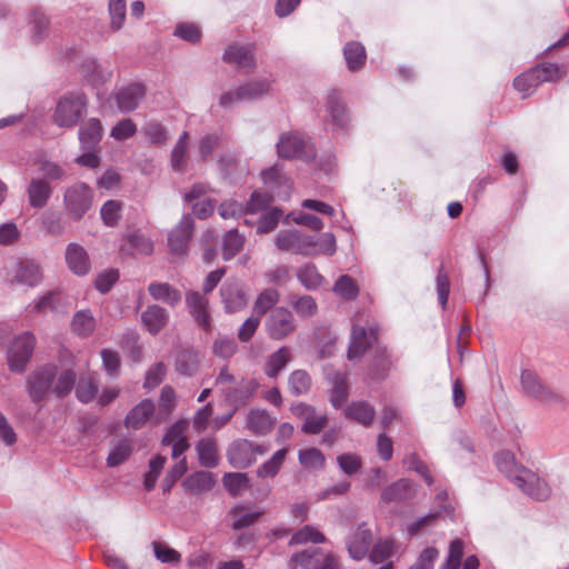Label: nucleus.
Segmentation results:
<instances>
[{"label": "nucleus", "mask_w": 569, "mask_h": 569, "mask_svg": "<svg viewBox=\"0 0 569 569\" xmlns=\"http://www.w3.org/2000/svg\"><path fill=\"white\" fill-rule=\"evenodd\" d=\"M188 421L180 420L170 427L162 439L163 446H171V457L179 458L188 448L189 442L186 436L188 430Z\"/></svg>", "instance_id": "obj_19"}, {"label": "nucleus", "mask_w": 569, "mask_h": 569, "mask_svg": "<svg viewBox=\"0 0 569 569\" xmlns=\"http://www.w3.org/2000/svg\"><path fill=\"white\" fill-rule=\"evenodd\" d=\"M173 34L191 43H197L201 39L200 28L191 22H181L177 24Z\"/></svg>", "instance_id": "obj_62"}, {"label": "nucleus", "mask_w": 569, "mask_h": 569, "mask_svg": "<svg viewBox=\"0 0 569 569\" xmlns=\"http://www.w3.org/2000/svg\"><path fill=\"white\" fill-rule=\"evenodd\" d=\"M98 393V381L92 376H82L79 379V382L76 387L77 398L83 402L88 403L92 401Z\"/></svg>", "instance_id": "obj_49"}, {"label": "nucleus", "mask_w": 569, "mask_h": 569, "mask_svg": "<svg viewBox=\"0 0 569 569\" xmlns=\"http://www.w3.org/2000/svg\"><path fill=\"white\" fill-rule=\"evenodd\" d=\"M93 191L84 182H76L63 193V206L68 217L73 221L81 220L91 209Z\"/></svg>", "instance_id": "obj_5"}, {"label": "nucleus", "mask_w": 569, "mask_h": 569, "mask_svg": "<svg viewBox=\"0 0 569 569\" xmlns=\"http://www.w3.org/2000/svg\"><path fill=\"white\" fill-rule=\"evenodd\" d=\"M276 425V419L272 418L266 410L254 409L248 413L247 427L256 435L269 433Z\"/></svg>", "instance_id": "obj_33"}, {"label": "nucleus", "mask_w": 569, "mask_h": 569, "mask_svg": "<svg viewBox=\"0 0 569 569\" xmlns=\"http://www.w3.org/2000/svg\"><path fill=\"white\" fill-rule=\"evenodd\" d=\"M268 337L272 340H283L297 329L293 313L286 307H276L264 322Z\"/></svg>", "instance_id": "obj_6"}, {"label": "nucleus", "mask_w": 569, "mask_h": 569, "mask_svg": "<svg viewBox=\"0 0 569 569\" xmlns=\"http://www.w3.org/2000/svg\"><path fill=\"white\" fill-rule=\"evenodd\" d=\"M228 460L234 468H247L254 460V443L249 440H237L228 449Z\"/></svg>", "instance_id": "obj_21"}, {"label": "nucleus", "mask_w": 569, "mask_h": 569, "mask_svg": "<svg viewBox=\"0 0 569 569\" xmlns=\"http://www.w3.org/2000/svg\"><path fill=\"white\" fill-rule=\"evenodd\" d=\"M68 268L78 276H84L90 270V259L86 249L78 243H69L66 249Z\"/></svg>", "instance_id": "obj_22"}, {"label": "nucleus", "mask_w": 569, "mask_h": 569, "mask_svg": "<svg viewBox=\"0 0 569 569\" xmlns=\"http://www.w3.org/2000/svg\"><path fill=\"white\" fill-rule=\"evenodd\" d=\"M291 306L296 313L302 319L311 318L318 311V305L316 300L308 295L292 299Z\"/></svg>", "instance_id": "obj_53"}, {"label": "nucleus", "mask_w": 569, "mask_h": 569, "mask_svg": "<svg viewBox=\"0 0 569 569\" xmlns=\"http://www.w3.org/2000/svg\"><path fill=\"white\" fill-rule=\"evenodd\" d=\"M347 66L350 70L360 69L366 61L365 47L360 42H348L343 49Z\"/></svg>", "instance_id": "obj_45"}, {"label": "nucleus", "mask_w": 569, "mask_h": 569, "mask_svg": "<svg viewBox=\"0 0 569 569\" xmlns=\"http://www.w3.org/2000/svg\"><path fill=\"white\" fill-rule=\"evenodd\" d=\"M276 246L281 251H291L297 254L311 256L315 251L313 237L297 230H286L278 233Z\"/></svg>", "instance_id": "obj_10"}, {"label": "nucleus", "mask_w": 569, "mask_h": 569, "mask_svg": "<svg viewBox=\"0 0 569 569\" xmlns=\"http://www.w3.org/2000/svg\"><path fill=\"white\" fill-rule=\"evenodd\" d=\"M189 133L182 132L171 151V167L174 171L181 172L186 169L188 161Z\"/></svg>", "instance_id": "obj_38"}, {"label": "nucleus", "mask_w": 569, "mask_h": 569, "mask_svg": "<svg viewBox=\"0 0 569 569\" xmlns=\"http://www.w3.org/2000/svg\"><path fill=\"white\" fill-rule=\"evenodd\" d=\"M101 138L102 126L97 118H90L79 128V142L82 150H94Z\"/></svg>", "instance_id": "obj_25"}, {"label": "nucleus", "mask_w": 569, "mask_h": 569, "mask_svg": "<svg viewBox=\"0 0 569 569\" xmlns=\"http://www.w3.org/2000/svg\"><path fill=\"white\" fill-rule=\"evenodd\" d=\"M58 59L61 61V66L67 68H79L83 71H93L100 68L93 56L82 53L77 47H66L59 52Z\"/></svg>", "instance_id": "obj_17"}, {"label": "nucleus", "mask_w": 569, "mask_h": 569, "mask_svg": "<svg viewBox=\"0 0 569 569\" xmlns=\"http://www.w3.org/2000/svg\"><path fill=\"white\" fill-rule=\"evenodd\" d=\"M59 297L60 296L58 291H49L33 302L29 303L27 311L31 315L43 313L48 310L54 311L59 306Z\"/></svg>", "instance_id": "obj_47"}, {"label": "nucleus", "mask_w": 569, "mask_h": 569, "mask_svg": "<svg viewBox=\"0 0 569 569\" xmlns=\"http://www.w3.org/2000/svg\"><path fill=\"white\" fill-rule=\"evenodd\" d=\"M218 386H226L222 390L227 400L236 407L246 405L257 392L259 383L256 379H241L239 381L223 368L216 379Z\"/></svg>", "instance_id": "obj_3"}, {"label": "nucleus", "mask_w": 569, "mask_h": 569, "mask_svg": "<svg viewBox=\"0 0 569 569\" xmlns=\"http://www.w3.org/2000/svg\"><path fill=\"white\" fill-rule=\"evenodd\" d=\"M196 450L201 466L213 468L218 465V452L213 440L201 439L197 443Z\"/></svg>", "instance_id": "obj_42"}, {"label": "nucleus", "mask_w": 569, "mask_h": 569, "mask_svg": "<svg viewBox=\"0 0 569 569\" xmlns=\"http://www.w3.org/2000/svg\"><path fill=\"white\" fill-rule=\"evenodd\" d=\"M325 536L312 526H305L298 530L290 539V545H303L307 542L322 543L325 542Z\"/></svg>", "instance_id": "obj_54"}, {"label": "nucleus", "mask_w": 569, "mask_h": 569, "mask_svg": "<svg viewBox=\"0 0 569 569\" xmlns=\"http://www.w3.org/2000/svg\"><path fill=\"white\" fill-rule=\"evenodd\" d=\"M221 302L227 313L239 312L248 302L243 287L238 281H227L220 289Z\"/></svg>", "instance_id": "obj_15"}, {"label": "nucleus", "mask_w": 569, "mask_h": 569, "mask_svg": "<svg viewBox=\"0 0 569 569\" xmlns=\"http://www.w3.org/2000/svg\"><path fill=\"white\" fill-rule=\"evenodd\" d=\"M57 376L56 365H46L33 371L27 381V388L32 401L39 402L51 391Z\"/></svg>", "instance_id": "obj_9"}, {"label": "nucleus", "mask_w": 569, "mask_h": 569, "mask_svg": "<svg viewBox=\"0 0 569 569\" xmlns=\"http://www.w3.org/2000/svg\"><path fill=\"white\" fill-rule=\"evenodd\" d=\"M375 339L376 332L373 329H370L368 333L363 327L353 323L347 353L348 359L351 361L359 360L371 347Z\"/></svg>", "instance_id": "obj_18"}, {"label": "nucleus", "mask_w": 569, "mask_h": 569, "mask_svg": "<svg viewBox=\"0 0 569 569\" xmlns=\"http://www.w3.org/2000/svg\"><path fill=\"white\" fill-rule=\"evenodd\" d=\"M298 457L299 462L306 469H322L325 466V457L321 451L316 448L300 450Z\"/></svg>", "instance_id": "obj_58"}, {"label": "nucleus", "mask_w": 569, "mask_h": 569, "mask_svg": "<svg viewBox=\"0 0 569 569\" xmlns=\"http://www.w3.org/2000/svg\"><path fill=\"white\" fill-rule=\"evenodd\" d=\"M76 375L72 370H62L57 373L54 382L52 383V393L59 398L67 396L74 387Z\"/></svg>", "instance_id": "obj_51"}, {"label": "nucleus", "mask_w": 569, "mask_h": 569, "mask_svg": "<svg viewBox=\"0 0 569 569\" xmlns=\"http://www.w3.org/2000/svg\"><path fill=\"white\" fill-rule=\"evenodd\" d=\"M329 382L332 385L331 388V405L339 409L346 402L349 395V385L347 375L340 371H332L327 373Z\"/></svg>", "instance_id": "obj_28"}, {"label": "nucleus", "mask_w": 569, "mask_h": 569, "mask_svg": "<svg viewBox=\"0 0 569 569\" xmlns=\"http://www.w3.org/2000/svg\"><path fill=\"white\" fill-rule=\"evenodd\" d=\"M346 418L369 427L376 417L375 408L366 401H353L345 409Z\"/></svg>", "instance_id": "obj_30"}, {"label": "nucleus", "mask_w": 569, "mask_h": 569, "mask_svg": "<svg viewBox=\"0 0 569 569\" xmlns=\"http://www.w3.org/2000/svg\"><path fill=\"white\" fill-rule=\"evenodd\" d=\"M413 495L412 482L408 479H400L383 490L381 499L386 502H399L411 498Z\"/></svg>", "instance_id": "obj_35"}, {"label": "nucleus", "mask_w": 569, "mask_h": 569, "mask_svg": "<svg viewBox=\"0 0 569 569\" xmlns=\"http://www.w3.org/2000/svg\"><path fill=\"white\" fill-rule=\"evenodd\" d=\"M159 425L162 418L156 415L154 403L144 399L134 406L124 418V426L128 429L139 430L146 426L147 422Z\"/></svg>", "instance_id": "obj_12"}, {"label": "nucleus", "mask_w": 569, "mask_h": 569, "mask_svg": "<svg viewBox=\"0 0 569 569\" xmlns=\"http://www.w3.org/2000/svg\"><path fill=\"white\" fill-rule=\"evenodd\" d=\"M371 531L363 526L359 527L348 540V551L350 556L356 559H362L371 545Z\"/></svg>", "instance_id": "obj_29"}, {"label": "nucleus", "mask_w": 569, "mask_h": 569, "mask_svg": "<svg viewBox=\"0 0 569 569\" xmlns=\"http://www.w3.org/2000/svg\"><path fill=\"white\" fill-rule=\"evenodd\" d=\"M216 483L213 475L209 471H197L188 476L183 481L184 490L192 495H201L210 491Z\"/></svg>", "instance_id": "obj_31"}, {"label": "nucleus", "mask_w": 569, "mask_h": 569, "mask_svg": "<svg viewBox=\"0 0 569 569\" xmlns=\"http://www.w3.org/2000/svg\"><path fill=\"white\" fill-rule=\"evenodd\" d=\"M41 226L49 234L60 236L64 232L66 223L62 217L52 211L44 212L41 217Z\"/></svg>", "instance_id": "obj_57"}, {"label": "nucleus", "mask_w": 569, "mask_h": 569, "mask_svg": "<svg viewBox=\"0 0 569 569\" xmlns=\"http://www.w3.org/2000/svg\"><path fill=\"white\" fill-rule=\"evenodd\" d=\"M297 278L300 283L308 290L318 289L325 281L323 277L318 272L315 264L307 263L297 271Z\"/></svg>", "instance_id": "obj_44"}, {"label": "nucleus", "mask_w": 569, "mask_h": 569, "mask_svg": "<svg viewBox=\"0 0 569 569\" xmlns=\"http://www.w3.org/2000/svg\"><path fill=\"white\" fill-rule=\"evenodd\" d=\"M269 90V83L264 80L250 81L236 90L224 92L219 100L221 107L229 109L239 102L260 97Z\"/></svg>", "instance_id": "obj_11"}, {"label": "nucleus", "mask_w": 569, "mask_h": 569, "mask_svg": "<svg viewBox=\"0 0 569 569\" xmlns=\"http://www.w3.org/2000/svg\"><path fill=\"white\" fill-rule=\"evenodd\" d=\"M249 479L247 475L240 472L226 473L223 476V485L232 495L238 496L248 488Z\"/></svg>", "instance_id": "obj_60"}, {"label": "nucleus", "mask_w": 569, "mask_h": 569, "mask_svg": "<svg viewBox=\"0 0 569 569\" xmlns=\"http://www.w3.org/2000/svg\"><path fill=\"white\" fill-rule=\"evenodd\" d=\"M287 449L277 450L273 456L257 469L259 478H274L284 462Z\"/></svg>", "instance_id": "obj_46"}, {"label": "nucleus", "mask_w": 569, "mask_h": 569, "mask_svg": "<svg viewBox=\"0 0 569 569\" xmlns=\"http://www.w3.org/2000/svg\"><path fill=\"white\" fill-rule=\"evenodd\" d=\"M176 407V395L171 387L166 386L161 390L159 399V412L158 416L162 418V421L172 412Z\"/></svg>", "instance_id": "obj_63"}, {"label": "nucleus", "mask_w": 569, "mask_h": 569, "mask_svg": "<svg viewBox=\"0 0 569 569\" xmlns=\"http://www.w3.org/2000/svg\"><path fill=\"white\" fill-rule=\"evenodd\" d=\"M278 154L281 158H303L309 157L306 153V142L302 138L293 133H284L280 137L277 144Z\"/></svg>", "instance_id": "obj_27"}, {"label": "nucleus", "mask_w": 569, "mask_h": 569, "mask_svg": "<svg viewBox=\"0 0 569 569\" xmlns=\"http://www.w3.org/2000/svg\"><path fill=\"white\" fill-rule=\"evenodd\" d=\"M332 290L337 296L345 300L356 299L359 292L356 281L347 274L340 276L337 279Z\"/></svg>", "instance_id": "obj_52"}, {"label": "nucleus", "mask_w": 569, "mask_h": 569, "mask_svg": "<svg viewBox=\"0 0 569 569\" xmlns=\"http://www.w3.org/2000/svg\"><path fill=\"white\" fill-rule=\"evenodd\" d=\"M280 300V293L274 288L263 289L256 298L253 303V311L259 317L271 312Z\"/></svg>", "instance_id": "obj_37"}, {"label": "nucleus", "mask_w": 569, "mask_h": 569, "mask_svg": "<svg viewBox=\"0 0 569 569\" xmlns=\"http://www.w3.org/2000/svg\"><path fill=\"white\" fill-rule=\"evenodd\" d=\"M52 193L51 186L42 179H32L28 188L30 206L37 209L43 208Z\"/></svg>", "instance_id": "obj_34"}, {"label": "nucleus", "mask_w": 569, "mask_h": 569, "mask_svg": "<svg viewBox=\"0 0 569 569\" xmlns=\"http://www.w3.org/2000/svg\"><path fill=\"white\" fill-rule=\"evenodd\" d=\"M42 279V268L32 259L17 260L8 274V281L11 284L26 286L29 288L39 286Z\"/></svg>", "instance_id": "obj_8"}, {"label": "nucleus", "mask_w": 569, "mask_h": 569, "mask_svg": "<svg viewBox=\"0 0 569 569\" xmlns=\"http://www.w3.org/2000/svg\"><path fill=\"white\" fill-rule=\"evenodd\" d=\"M326 106L332 122L338 127L343 128L347 124V114L345 107L341 103L340 94L336 91L331 92L327 98Z\"/></svg>", "instance_id": "obj_48"}, {"label": "nucleus", "mask_w": 569, "mask_h": 569, "mask_svg": "<svg viewBox=\"0 0 569 569\" xmlns=\"http://www.w3.org/2000/svg\"><path fill=\"white\" fill-rule=\"evenodd\" d=\"M222 60L237 68L250 69L256 67L253 44H230L222 54Z\"/></svg>", "instance_id": "obj_16"}, {"label": "nucleus", "mask_w": 569, "mask_h": 569, "mask_svg": "<svg viewBox=\"0 0 569 569\" xmlns=\"http://www.w3.org/2000/svg\"><path fill=\"white\" fill-rule=\"evenodd\" d=\"M463 556V542L455 539L450 542L448 556L440 569H459Z\"/></svg>", "instance_id": "obj_61"}, {"label": "nucleus", "mask_w": 569, "mask_h": 569, "mask_svg": "<svg viewBox=\"0 0 569 569\" xmlns=\"http://www.w3.org/2000/svg\"><path fill=\"white\" fill-rule=\"evenodd\" d=\"M166 463V458L156 456L149 461V471L144 475L143 485L146 490L150 491L154 488L158 477L160 476Z\"/></svg>", "instance_id": "obj_59"}, {"label": "nucleus", "mask_w": 569, "mask_h": 569, "mask_svg": "<svg viewBox=\"0 0 569 569\" xmlns=\"http://www.w3.org/2000/svg\"><path fill=\"white\" fill-rule=\"evenodd\" d=\"M88 100L83 93L69 92L61 96L56 104L52 119L60 128H73L87 113Z\"/></svg>", "instance_id": "obj_2"}, {"label": "nucleus", "mask_w": 569, "mask_h": 569, "mask_svg": "<svg viewBox=\"0 0 569 569\" xmlns=\"http://www.w3.org/2000/svg\"><path fill=\"white\" fill-rule=\"evenodd\" d=\"M148 291L154 300L171 307L177 306L181 301L180 291L168 282L153 281L148 286Z\"/></svg>", "instance_id": "obj_32"}, {"label": "nucleus", "mask_w": 569, "mask_h": 569, "mask_svg": "<svg viewBox=\"0 0 569 569\" xmlns=\"http://www.w3.org/2000/svg\"><path fill=\"white\" fill-rule=\"evenodd\" d=\"M120 252L124 256H149L153 252V242L140 231H133L126 237Z\"/></svg>", "instance_id": "obj_23"}, {"label": "nucleus", "mask_w": 569, "mask_h": 569, "mask_svg": "<svg viewBox=\"0 0 569 569\" xmlns=\"http://www.w3.org/2000/svg\"><path fill=\"white\" fill-rule=\"evenodd\" d=\"M141 321L146 330L156 336L167 326L169 313L164 308L151 305L141 313Z\"/></svg>", "instance_id": "obj_24"}, {"label": "nucleus", "mask_w": 569, "mask_h": 569, "mask_svg": "<svg viewBox=\"0 0 569 569\" xmlns=\"http://www.w3.org/2000/svg\"><path fill=\"white\" fill-rule=\"evenodd\" d=\"M144 87L140 83H131L120 89L116 94L118 108L122 112L133 111L139 101L144 97Z\"/></svg>", "instance_id": "obj_26"}, {"label": "nucleus", "mask_w": 569, "mask_h": 569, "mask_svg": "<svg viewBox=\"0 0 569 569\" xmlns=\"http://www.w3.org/2000/svg\"><path fill=\"white\" fill-rule=\"evenodd\" d=\"M289 387L296 396L307 393L311 387V378L305 370H296L289 377Z\"/></svg>", "instance_id": "obj_56"}, {"label": "nucleus", "mask_w": 569, "mask_h": 569, "mask_svg": "<svg viewBox=\"0 0 569 569\" xmlns=\"http://www.w3.org/2000/svg\"><path fill=\"white\" fill-rule=\"evenodd\" d=\"M120 211L121 204L119 201H107L100 210L101 219L104 222V224L109 227L116 226L121 217Z\"/></svg>", "instance_id": "obj_64"}, {"label": "nucleus", "mask_w": 569, "mask_h": 569, "mask_svg": "<svg viewBox=\"0 0 569 569\" xmlns=\"http://www.w3.org/2000/svg\"><path fill=\"white\" fill-rule=\"evenodd\" d=\"M126 12V0H109L110 28L113 31H118L123 27Z\"/></svg>", "instance_id": "obj_55"}, {"label": "nucleus", "mask_w": 569, "mask_h": 569, "mask_svg": "<svg viewBox=\"0 0 569 569\" xmlns=\"http://www.w3.org/2000/svg\"><path fill=\"white\" fill-rule=\"evenodd\" d=\"M132 453V443L129 439H119L112 443L110 452L107 457L109 467H117L123 463Z\"/></svg>", "instance_id": "obj_41"}, {"label": "nucleus", "mask_w": 569, "mask_h": 569, "mask_svg": "<svg viewBox=\"0 0 569 569\" xmlns=\"http://www.w3.org/2000/svg\"><path fill=\"white\" fill-rule=\"evenodd\" d=\"M243 243L244 238L237 230L226 232L222 244L223 259H232L242 249Z\"/></svg>", "instance_id": "obj_50"}, {"label": "nucleus", "mask_w": 569, "mask_h": 569, "mask_svg": "<svg viewBox=\"0 0 569 569\" xmlns=\"http://www.w3.org/2000/svg\"><path fill=\"white\" fill-rule=\"evenodd\" d=\"M292 413L302 421V431L309 435H317L322 431L328 419L325 413H318L316 409L307 403L299 402L291 407Z\"/></svg>", "instance_id": "obj_13"}, {"label": "nucleus", "mask_w": 569, "mask_h": 569, "mask_svg": "<svg viewBox=\"0 0 569 569\" xmlns=\"http://www.w3.org/2000/svg\"><path fill=\"white\" fill-rule=\"evenodd\" d=\"M495 459L499 471L505 473L526 495L536 500H545L549 497V486L535 472L519 466L511 452L502 451Z\"/></svg>", "instance_id": "obj_1"}, {"label": "nucleus", "mask_w": 569, "mask_h": 569, "mask_svg": "<svg viewBox=\"0 0 569 569\" xmlns=\"http://www.w3.org/2000/svg\"><path fill=\"white\" fill-rule=\"evenodd\" d=\"M290 359L291 356L289 349L287 347L279 348L276 352L269 356L264 367L266 375L269 378H276L278 373L286 368Z\"/></svg>", "instance_id": "obj_40"}, {"label": "nucleus", "mask_w": 569, "mask_h": 569, "mask_svg": "<svg viewBox=\"0 0 569 569\" xmlns=\"http://www.w3.org/2000/svg\"><path fill=\"white\" fill-rule=\"evenodd\" d=\"M186 303L190 315L192 316L197 325L206 332H210L212 329V325L208 309V299L197 291H189L186 295Z\"/></svg>", "instance_id": "obj_14"}, {"label": "nucleus", "mask_w": 569, "mask_h": 569, "mask_svg": "<svg viewBox=\"0 0 569 569\" xmlns=\"http://www.w3.org/2000/svg\"><path fill=\"white\" fill-rule=\"evenodd\" d=\"M96 325V319L90 310H79L73 315L71 330L80 337H89L93 333Z\"/></svg>", "instance_id": "obj_36"}, {"label": "nucleus", "mask_w": 569, "mask_h": 569, "mask_svg": "<svg viewBox=\"0 0 569 569\" xmlns=\"http://www.w3.org/2000/svg\"><path fill=\"white\" fill-rule=\"evenodd\" d=\"M193 230V219L191 216H183L179 224L169 233L168 242L173 253H183Z\"/></svg>", "instance_id": "obj_20"}, {"label": "nucleus", "mask_w": 569, "mask_h": 569, "mask_svg": "<svg viewBox=\"0 0 569 569\" xmlns=\"http://www.w3.org/2000/svg\"><path fill=\"white\" fill-rule=\"evenodd\" d=\"M260 511H250L244 507H234L229 511V518L231 519V527L234 530H239L251 526L261 516Z\"/></svg>", "instance_id": "obj_43"}, {"label": "nucleus", "mask_w": 569, "mask_h": 569, "mask_svg": "<svg viewBox=\"0 0 569 569\" xmlns=\"http://www.w3.org/2000/svg\"><path fill=\"white\" fill-rule=\"evenodd\" d=\"M322 552L318 548L308 549L295 553L289 562L290 569H297L299 566L303 569H318Z\"/></svg>", "instance_id": "obj_39"}, {"label": "nucleus", "mask_w": 569, "mask_h": 569, "mask_svg": "<svg viewBox=\"0 0 569 569\" xmlns=\"http://www.w3.org/2000/svg\"><path fill=\"white\" fill-rule=\"evenodd\" d=\"M522 391L530 398L547 406L562 407L565 397L548 387L539 376L531 370H523L520 377Z\"/></svg>", "instance_id": "obj_4"}, {"label": "nucleus", "mask_w": 569, "mask_h": 569, "mask_svg": "<svg viewBox=\"0 0 569 569\" xmlns=\"http://www.w3.org/2000/svg\"><path fill=\"white\" fill-rule=\"evenodd\" d=\"M36 346V337L32 332L26 331L12 341L8 350V365L13 372H23L29 362Z\"/></svg>", "instance_id": "obj_7"}]
</instances>
